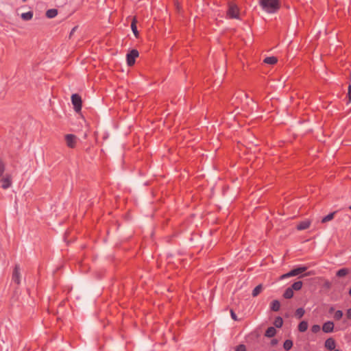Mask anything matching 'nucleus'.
<instances>
[{
  "label": "nucleus",
  "mask_w": 351,
  "mask_h": 351,
  "mask_svg": "<svg viewBox=\"0 0 351 351\" xmlns=\"http://www.w3.org/2000/svg\"><path fill=\"white\" fill-rule=\"evenodd\" d=\"M259 4L268 13H275L280 8L279 0H259Z\"/></svg>",
  "instance_id": "1"
},
{
  "label": "nucleus",
  "mask_w": 351,
  "mask_h": 351,
  "mask_svg": "<svg viewBox=\"0 0 351 351\" xmlns=\"http://www.w3.org/2000/svg\"><path fill=\"white\" fill-rule=\"evenodd\" d=\"M227 16L230 19H239V9L238 6L232 3H228V9L227 11Z\"/></svg>",
  "instance_id": "2"
},
{
  "label": "nucleus",
  "mask_w": 351,
  "mask_h": 351,
  "mask_svg": "<svg viewBox=\"0 0 351 351\" xmlns=\"http://www.w3.org/2000/svg\"><path fill=\"white\" fill-rule=\"evenodd\" d=\"M71 102L75 111L77 112H80L82 107V100L81 96L77 93L73 94L71 95Z\"/></svg>",
  "instance_id": "3"
},
{
  "label": "nucleus",
  "mask_w": 351,
  "mask_h": 351,
  "mask_svg": "<svg viewBox=\"0 0 351 351\" xmlns=\"http://www.w3.org/2000/svg\"><path fill=\"white\" fill-rule=\"evenodd\" d=\"M306 269H307L306 267H304V266L299 267H297L295 269L291 270L289 272H288L287 274L282 275L280 278L285 279L287 278L295 276H298V275L306 271Z\"/></svg>",
  "instance_id": "4"
},
{
  "label": "nucleus",
  "mask_w": 351,
  "mask_h": 351,
  "mask_svg": "<svg viewBox=\"0 0 351 351\" xmlns=\"http://www.w3.org/2000/svg\"><path fill=\"white\" fill-rule=\"evenodd\" d=\"M139 56V53L137 49H132L129 53H127L126 60L127 64L129 66H132L135 64V60Z\"/></svg>",
  "instance_id": "5"
},
{
  "label": "nucleus",
  "mask_w": 351,
  "mask_h": 351,
  "mask_svg": "<svg viewBox=\"0 0 351 351\" xmlns=\"http://www.w3.org/2000/svg\"><path fill=\"white\" fill-rule=\"evenodd\" d=\"M66 144L69 148L73 149L76 147L77 136L72 134H66L64 136Z\"/></svg>",
  "instance_id": "6"
},
{
  "label": "nucleus",
  "mask_w": 351,
  "mask_h": 351,
  "mask_svg": "<svg viewBox=\"0 0 351 351\" xmlns=\"http://www.w3.org/2000/svg\"><path fill=\"white\" fill-rule=\"evenodd\" d=\"M12 280L17 285H19L21 282V273H20V267L19 265H15L12 276Z\"/></svg>",
  "instance_id": "7"
},
{
  "label": "nucleus",
  "mask_w": 351,
  "mask_h": 351,
  "mask_svg": "<svg viewBox=\"0 0 351 351\" xmlns=\"http://www.w3.org/2000/svg\"><path fill=\"white\" fill-rule=\"evenodd\" d=\"M311 220L306 219L304 221H300L296 226V229L300 231L308 229L311 226Z\"/></svg>",
  "instance_id": "8"
},
{
  "label": "nucleus",
  "mask_w": 351,
  "mask_h": 351,
  "mask_svg": "<svg viewBox=\"0 0 351 351\" xmlns=\"http://www.w3.org/2000/svg\"><path fill=\"white\" fill-rule=\"evenodd\" d=\"M0 184L1 188L7 189L11 186L12 180L10 177H0Z\"/></svg>",
  "instance_id": "9"
},
{
  "label": "nucleus",
  "mask_w": 351,
  "mask_h": 351,
  "mask_svg": "<svg viewBox=\"0 0 351 351\" xmlns=\"http://www.w3.org/2000/svg\"><path fill=\"white\" fill-rule=\"evenodd\" d=\"M333 329L334 324L330 321L325 322L322 326V330L326 333L332 332Z\"/></svg>",
  "instance_id": "10"
},
{
  "label": "nucleus",
  "mask_w": 351,
  "mask_h": 351,
  "mask_svg": "<svg viewBox=\"0 0 351 351\" xmlns=\"http://www.w3.org/2000/svg\"><path fill=\"white\" fill-rule=\"evenodd\" d=\"M335 341L332 338H328L325 341V347L328 350H333L335 348Z\"/></svg>",
  "instance_id": "11"
},
{
  "label": "nucleus",
  "mask_w": 351,
  "mask_h": 351,
  "mask_svg": "<svg viewBox=\"0 0 351 351\" xmlns=\"http://www.w3.org/2000/svg\"><path fill=\"white\" fill-rule=\"evenodd\" d=\"M136 23H137L136 18L134 17L132 21V23H131V29H132L135 37L137 38L139 36V32L137 30Z\"/></svg>",
  "instance_id": "12"
},
{
  "label": "nucleus",
  "mask_w": 351,
  "mask_h": 351,
  "mask_svg": "<svg viewBox=\"0 0 351 351\" xmlns=\"http://www.w3.org/2000/svg\"><path fill=\"white\" fill-rule=\"evenodd\" d=\"M337 213V211L336 210V211L329 213L328 215H327L326 216L324 217L322 219L321 222L322 223H327V222L332 220Z\"/></svg>",
  "instance_id": "13"
},
{
  "label": "nucleus",
  "mask_w": 351,
  "mask_h": 351,
  "mask_svg": "<svg viewBox=\"0 0 351 351\" xmlns=\"http://www.w3.org/2000/svg\"><path fill=\"white\" fill-rule=\"evenodd\" d=\"M276 328L273 326H270L266 330L265 336L267 337L271 338V337H274L276 335Z\"/></svg>",
  "instance_id": "14"
},
{
  "label": "nucleus",
  "mask_w": 351,
  "mask_h": 351,
  "mask_svg": "<svg viewBox=\"0 0 351 351\" xmlns=\"http://www.w3.org/2000/svg\"><path fill=\"white\" fill-rule=\"evenodd\" d=\"M280 308V303L278 300H274L271 303V309L273 311H278Z\"/></svg>",
  "instance_id": "15"
},
{
  "label": "nucleus",
  "mask_w": 351,
  "mask_h": 351,
  "mask_svg": "<svg viewBox=\"0 0 351 351\" xmlns=\"http://www.w3.org/2000/svg\"><path fill=\"white\" fill-rule=\"evenodd\" d=\"M263 62L268 64H275L278 62V58L275 56H269L265 58Z\"/></svg>",
  "instance_id": "16"
},
{
  "label": "nucleus",
  "mask_w": 351,
  "mask_h": 351,
  "mask_svg": "<svg viewBox=\"0 0 351 351\" xmlns=\"http://www.w3.org/2000/svg\"><path fill=\"white\" fill-rule=\"evenodd\" d=\"M58 10L57 9H49L46 12V16L49 19L54 18L58 14Z\"/></svg>",
  "instance_id": "17"
},
{
  "label": "nucleus",
  "mask_w": 351,
  "mask_h": 351,
  "mask_svg": "<svg viewBox=\"0 0 351 351\" xmlns=\"http://www.w3.org/2000/svg\"><path fill=\"white\" fill-rule=\"evenodd\" d=\"M308 322L306 321H302L298 325V330L301 332H305L308 328Z\"/></svg>",
  "instance_id": "18"
},
{
  "label": "nucleus",
  "mask_w": 351,
  "mask_h": 351,
  "mask_svg": "<svg viewBox=\"0 0 351 351\" xmlns=\"http://www.w3.org/2000/svg\"><path fill=\"white\" fill-rule=\"evenodd\" d=\"M349 273L348 268H342L338 270L336 273V276L339 278L344 277Z\"/></svg>",
  "instance_id": "19"
},
{
  "label": "nucleus",
  "mask_w": 351,
  "mask_h": 351,
  "mask_svg": "<svg viewBox=\"0 0 351 351\" xmlns=\"http://www.w3.org/2000/svg\"><path fill=\"white\" fill-rule=\"evenodd\" d=\"M263 289V285L260 284L257 285L252 291V295L253 297H256L262 291Z\"/></svg>",
  "instance_id": "20"
},
{
  "label": "nucleus",
  "mask_w": 351,
  "mask_h": 351,
  "mask_svg": "<svg viewBox=\"0 0 351 351\" xmlns=\"http://www.w3.org/2000/svg\"><path fill=\"white\" fill-rule=\"evenodd\" d=\"M293 296V290L291 287L287 288L283 294V297L286 299H291Z\"/></svg>",
  "instance_id": "21"
},
{
  "label": "nucleus",
  "mask_w": 351,
  "mask_h": 351,
  "mask_svg": "<svg viewBox=\"0 0 351 351\" xmlns=\"http://www.w3.org/2000/svg\"><path fill=\"white\" fill-rule=\"evenodd\" d=\"M34 13L32 11H29L21 14V19L24 21H29L32 19Z\"/></svg>",
  "instance_id": "22"
},
{
  "label": "nucleus",
  "mask_w": 351,
  "mask_h": 351,
  "mask_svg": "<svg viewBox=\"0 0 351 351\" xmlns=\"http://www.w3.org/2000/svg\"><path fill=\"white\" fill-rule=\"evenodd\" d=\"M302 281H297V282H295L291 287V288L293 289V290H295V291H299L302 289Z\"/></svg>",
  "instance_id": "23"
},
{
  "label": "nucleus",
  "mask_w": 351,
  "mask_h": 351,
  "mask_svg": "<svg viewBox=\"0 0 351 351\" xmlns=\"http://www.w3.org/2000/svg\"><path fill=\"white\" fill-rule=\"evenodd\" d=\"M274 324L276 328H281L283 324V319L281 317H276L274 322Z\"/></svg>",
  "instance_id": "24"
},
{
  "label": "nucleus",
  "mask_w": 351,
  "mask_h": 351,
  "mask_svg": "<svg viewBox=\"0 0 351 351\" xmlns=\"http://www.w3.org/2000/svg\"><path fill=\"white\" fill-rule=\"evenodd\" d=\"M293 346V341L290 339H287L283 344L285 350H289Z\"/></svg>",
  "instance_id": "25"
},
{
  "label": "nucleus",
  "mask_w": 351,
  "mask_h": 351,
  "mask_svg": "<svg viewBox=\"0 0 351 351\" xmlns=\"http://www.w3.org/2000/svg\"><path fill=\"white\" fill-rule=\"evenodd\" d=\"M305 313V311L304 310V308H298L296 311H295V316L298 318V319H300L302 318L304 315Z\"/></svg>",
  "instance_id": "26"
},
{
  "label": "nucleus",
  "mask_w": 351,
  "mask_h": 351,
  "mask_svg": "<svg viewBox=\"0 0 351 351\" xmlns=\"http://www.w3.org/2000/svg\"><path fill=\"white\" fill-rule=\"evenodd\" d=\"M323 288L326 290L328 291L332 287V283L328 280H324V282L323 283Z\"/></svg>",
  "instance_id": "27"
},
{
  "label": "nucleus",
  "mask_w": 351,
  "mask_h": 351,
  "mask_svg": "<svg viewBox=\"0 0 351 351\" xmlns=\"http://www.w3.org/2000/svg\"><path fill=\"white\" fill-rule=\"evenodd\" d=\"M343 317V312L340 310H338L335 313V315H334V318L336 319V320H339L342 318Z\"/></svg>",
  "instance_id": "28"
},
{
  "label": "nucleus",
  "mask_w": 351,
  "mask_h": 351,
  "mask_svg": "<svg viewBox=\"0 0 351 351\" xmlns=\"http://www.w3.org/2000/svg\"><path fill=\"white\" fill-rule=\"evenodd\" d=\"M235 351H246V347L244 344H240L235 348Z\"/></svg>",
  "instance_id": "29"
},
{
  "label": "nucleus",
  "mask_w": 351,
  "mask_h": 351,
  "mask_svg": "<svg viewBox=\"0 0 351 351\" xmlns=\"http://www.w3.org/2000/svg\"><path fill=\"white\" fill-rule=\"evenodd\" d=\"M320 330V326L319 325L315 324L311 328V331L313 333H317Z\"/></svg>",
  "instance_id": "30"
},
{
  "label": "nucleus",
  "mask_w": 351,
  "mask_h": 351,
  "mask_svg": "<svg viewBox=\"0 0 351 351\" xmlns=\"http://www.w3.org/2000/svg\"><path fill=\"white\" fill-rule=\"evenodd\" d=\"M5 171V164L0 160V176H2Z\"/></svg>",
  "instance_id": "31"
},
{
  "label": "nucleus",
  "mask_w": 351,
  "mask_h": 351,
  "mask_svg": "<svg viewBox=\"0 0 351 351\" xmlns=\"http://www.w3.org/2000/svg\"><path fill=\"white\" fill-rule=\"evenodd\" d=\"M348 103L351 102V84L348 86V91L347 94Z\"/></svg>",
  "instance_id": "32"
},
{
  "label": "nucleus",
  "mask_w": 351,
  "mask_h": 351,
  "mask_svg": "<svg viewBox=\"0 0 351 351\" xmlns=\"http://www.w3.org/2000/svg\"><path fill=\"white\" fill-rule=\"evenodd\" d=\"M230 315H231V317L232 318V319H234V321L238 320L237 316L232 309L230 310Z\"/></svg>",
  "instance_id": "33"
},
{
  "label": "nucleus",
  "mask_w": 351,
  "mask_h": 351,
  "mask_svg": "<svg viewBox=\"0 0 351 351\" xmlns=\"http://www.w3.org/2000/svg\"><path fill=\"white\" fill-rule=\"evenodd\" d=\"M346 316L348 319H351V308H349L346 312Z\"/></svg>",
  "instance_id": "34"
},
{
  "label": "nucleus",
  "mask_w": 351,
  "mask_h": 351,
  "mask_svg": "<svg viewBox=\"0 0 351 351\" xmlns=\"http://www.w3.org/2000/svg\"><path fill=\"white\" fill-rule=\"evenodd\" d=\"M277 343H278V340L276 339H272L271 341V344L272 346H274V345L277 344Z\"/></svg>",
  "instance_id": "35"
},
{
  "label": "nucleus",
  "mask_w": 351,
  "mask_h": 351,
  "mask_svg": "<svg viewBox=\"0 0 351 351\" xmlns=\"http://www.w3.org/2000/svg\"><path fill=\"white\" fill-rule=\"evenodd\" d=\"M311 274H313V272L312 271H308V272L304 274L302 276H310Z\"/></svg>",
  "instance_id": "36"
},
{
  "label": "nucleus",
  "mask_w": 351,
  "mask_h": 351,
  "mask_svg": "<svg viewBox=\"0 0 351 351\" xmlns=\"http://www.w3.org/2000/svg\"><path fill=\"white\" fill-rule=\"evenodd\" d=\"M76 28H77V27H73V28L72 29V30H71V33H70V37L71 36V35H72L73 34H74V32H75V29H76Z\"/></svg>",
  "instance_id": "37"
},
{
  "label": "nucleus",
  "mask_w": 351,
  "mask_h": 351,
  "mask_svg": "<svg viewBox=\"0 0 351 351\" xmlns=\"http://www.w3.org/2000/svg\"><path fill=\"white\" fill-rule=\"evenodd\" d=\"M334 310H335L334 307H332H332H330V310H329V312H330V313H332V312H333V311H334Z\"/></svg>",
  "instance_id": "38"
},
{
  "label": "nucleus",
  "mask_w": 351,
  "mask_h": 351,
  "mask_svg": "<svg viewBox=\"0 0 351 351\" xmlns=\"http://www.w3.org/2000/svg\"><path fill=\"white\" fill-rule=\"evenodd\" d=\"M333 351H341V350H339V349H336V350H335V349H334V350H333Z\"/></svg>",
  "instance_id": "39"
},
{
  "label": "nucleus",
  "mask_w": 351,
  "mask_h": 351,
  "mask_svg": "<svg viewBox=\"0 0 351 351\" xmlns=\"http://www.w3.org/2000/svg\"><path fill=\"white\" fill-rule=\"evenodd\" d=\"M349 294L351 295V289L349 290Z\"/></svg>",
  "instance_id": "40"
},
{
  "label": "nucleus",
  "mask_w": 351,
  "mask_h": 351,
  "mask_svg": "<svg viewBox=\"0 0 351 351\" xmlns=\"http://www.w3.org/2000/svg\"><path fill=\"white\" fill-rule=\"evenodd\" d=\"M349 208L351 210V206L349 207Z\"/></svg>",
  "instance_id": "41"
}]
</instances>
